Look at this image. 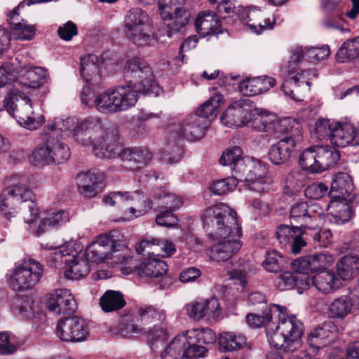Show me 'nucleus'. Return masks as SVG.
Wrapping results in <instances>:
<instances>
[{"mask_svg": "<svg viewBox=\"0 0 359 359\" xmlns=\"http://www.w3.org/2000/svg\"><path fill=\"white\" fill-rule=\"evenodd\" d=\"M202 219L211 229L208 253L212 261L226 262L238 253L242 245V228L234 210L224 203L217 204L207 208Z\"/></svg>", "mask_w": 359, "mask_h": 359, "instance_id": "nucleus-1", "label": "nucleus"}, {"mask_svg": "<svg viewBox=\"0 0 359 359\" xmlns=\"http://www.w3.org/2000/svg\"><path fill=\"white\" fill-rule=\"evenodd\" d=\"M34 198L27 177L13 174L7 179V187L0 194V211L9 222L15 221L19 215L25 223L31 225L39 215V208Z\"/></svg>", "mask_w": 359, "mask_h": 359, "instance_id": "nucleus-2", "label": "nucleus"}, {"mask_svg": "<svg viewBox=\"0 0 359 359\" xmlns=\"http://www.w3.org/2000/svg\"><path fill=\"white\" fill-rule=\"evenodd\" d=\"M215 333L209 328L192 329L176 336L161 354V359L203 358L208 348L204 346L213 344Z\"/></svg>", "mask_w": 359, "mask_h": 359, "instance_id": "nucleus-3", "label": "nucleus"}, {"mask_svg": "<svg viewBox=\"0 0 359 359\" xmlns=\"http://www.w3.org/2000/svg\"><path fill=\"white\" fill-rule=\"evenodd\" d=\"M279 316L278 323L266 324V336L270 344L277 349L293 351L292 345L298 343L304 331L302 323L295 316Z\"/></svg>", "mask_w": 359, "mask_h": 359, "instance_id": "nucleus-4", "label": "nucleus"}, {"mask_svg": "<svg viewBox=\"0 0 359 359\" xmlns=\"http://www.w3.org/2000/svg\"><path fill=\"white\" fill-rule=\"evenodd\" d=\"M105 205H118L121 208L123 221H130L147 213L151 208L150 200L139 191L133 192L116 191L104 196Z\"/></svg>", "mask_w": 359, "mask_h": 359, "instance_id": "nucleus-5", "label": "nucleus"}, {"mask_svg": "<svg viewBox=\"0 0 359 359\" xmlns=\"http://www.w3.org/2000/svg\"><path fill=\"white\" fill-rule=\"evenodd\" d=\"M123 74L126 81L139 93L155 95L159 94L161 89L154 81L152 70L144 60L133 57L128 60L125 65Z\"/></svg>", "mask_w": 359, "mask_h": 359, "instance_id": "nucleus-6", "label": "nucleus"}, {"mask_svg": "<svg viewBox=\"0 0 359 359\" xmlns=\"http://www.w3.org/2000/svg\"><path fill=\"white\" fill-rule=\"evenodd\" d=\"M138 93L130 84L109 89L100 93L97 100L98 111L105 114L128 109L136 104Z\"/></svg>", "mask_w": 359, "mask_h": 359, "instance_id": "nucleus-7", "label": "nucleus"}, {"mask_svg": "<svg viewBox=\"0 0 359 359\" xmlns=\"http://www.w3.org/2000/svg\"><path fill=\"white\" fill-rule=\"evenodd\" d=\"M47 128L50 132L56 130L69 132L75 141L84 144L99 130V118L90 117L79 121L75 117L56 118L53 123H48Z\"/></svg>", "mask_w": 359, "mask_h": 359, "instance_id": "nucleus-8", "label": "nucleus"}, {"mask_svg": "<svg viewBox=\"0 0 359 359\" xmlns=\"http://www.w3.org/2000/svg\"><path fill=\"white\" fill-rule=\"evenodd\" d=\"M289 219L291 224L304 230H318L321 227L325 215L323 209L312 202H297L291 206Z\"/></svg>", "mask_w": 359, "mask_h": 359, "instance_id": "nucleus-9", "label": "nucleus"}, {"mask_svg": "<svg viewBox=\"0 0 359 359\" xmlns=\"http://www.w3.org/2000/svg\"><path fill=\"white\" fill-rule=\"evenodd\" d=\"M100 128L83 145H93V153L100 158H114L120 156L123 147L119 140L117 130L115 128H103L99 118Z\"/></svg>", "mask_w": 359, "mask_h": 359, "instance_id": "nucleus-10", "label": "nucleus"}, {"mask_svg": "<svg viewBox=\"0 0 359 359\" xmlns=\"http://www.w3.org/2000/svg\"><path fill=\"white\" fill-rule=\"evenodd\" d=\"M43 266L34 259H24L13 272L9 284L15 291H27L34 288L41 280Z\"/></svg>", "mask_w": 359, "mask_h": 359, "instance_id": "nucleus-11", "label": "nucleus"}, {"mask_svg": "<svg viewBox=\"0 0 359 359\" xmlns=\"http://www.w3.org/2000/svg\"><path fill=\"white\" fill-rule=\"evenodd\" d=\"M208 124V120L203 119L197 114H191L170 123L167 130L170 137L173 140H196L205 135Z\"/></svg>", "mask_w": 359, "mask_h": 359, "instance_id": "nucleus-12", "label": "nucleus"}, {"mask_svg": "<svg viewBox=\"0 0 359 359\" xmlns=\"http://www.w3.org/2000/svg\"><path fill=\"white\" fill-rule=\"evenodd\" d=\"M299 128H294L288 121L287 131L281 133L279 141L272 144L269 150V158L272 163L281 165L287 163L295 151L297 142L301 140Z\"/></svg>", "mask_w": 359, "mask_h": 359, "instance_id": "nucleus-13", "label": "nucleus"}, {"mask_svg": "<svg viewBox=\"0 0 359 359\" xmlns=\"http://www.w3.org/2000/svg\"><path fill=\"white\" fill-rule=\"evenodd\" d=\"M69 147L59 140L49 137L43 145L36 148L32 156L39 164H61L66 162L70 157Z\"/></svg>", "mask_w": 359, "mask_h": 359, "instance_id": "nucleus-14", "label": "nucleus"}, {"mask_svg": "<svg viewBox=\"0 0 359 359\" xmlns=\"http://www.w3.org/2000/svg\"><path fill=\"white\" fill-rule=\"evenodd\" d=\"M56 334L64 341L81 342L88 337L89 329L83 318L74 316L58 321Z\"/></svg>", "mask_w": 359, "mask_h": 359, "instance_id": "nucleus-15", "label": "nucleus"}, {"mask_svg": "<svg viewBox=\"0 0 359 359\" xmlns=\"http://www.w3.org/2000/svg\"><path fill=\"white\" fill-rule=\"evenodd\" d=\"M158 9L163 20H172V22L167 25L169 37L178 32L189 22L190 12L177 6L172 0H159Z\"/></svg>", "mask_w": 359, "mask_h": 359, "instance_id": "nucleus-16", "label": "nucleus"}, {"mask_svg": "<svg viewBox=\"0 0 359 359\" xmlns=\"http://www.w3.org/2000/svg\"><path fill=\"white\" fill-rule=\"evenodd\" d=\"M85 255L89 262L100 263L107 259H112L115 263H128L131 259V250L123 244L118 248L109 249L97 243H90L86 250Z\"/></svg>", "mask_w": 359, "mask_h": 359, "instance_id": "nucleus-17", "label": "nucleus"}, {"mask_svg": "<svg viewBox=\"0 0 359 359\" xmlns=\"http://www.w3.org/2000/svg\"><path fill=\"white\" fill-rule=\"evenodd\" d=\"M255 107L249 99L232 103L223 113L221 121L229 127H242L248 124Z\"/></svg>", "mask_w": 359, "mask_h": 359, "instance_id": "nucleus-18", "label": "nucleus"}, {"mask_svg": "<svg viewBox=\"0 0 359 359\" xmlns=\"http://www.w3.org/2000/svg\"><path fill=\"white\" fill-rule=\"evenodd\" d=\"M317 76L316 69H301L294 76L287 79L282 84L281 89L285 95L291 99L302 100V92L309 90L311 81Z\"/></svg>", "mask_w": 359, "mask_h": 359, "instance_id": "nucleus-19", "label": "nucleus"}, {"mask_svg": "<svg viewBox=\"0 0 359 359\" xmlns=\"http://www.w3.org/2000/svg\"><path fill=\"white\" fill-rule=\"evenodd\" d=\"M289 120H278L273 115H259L257 110L253 111V116L247 125L251 128L259 132H264L267 135L273 137H280L281 133L287 131Z\"/></svg>", "mask_w": 359, "mask_h": 359, "instance_id": "nucleus-20", "label": "nucleus"}, {"mask_svg": "<svg viewBox=\"0 0 359 359\" xmlns=\"http://www.w3.org/2000/svg\"><path fill=\"white\" fill-rule=\"evenodd\" d=\"M184 310L194 320H216L221 313L219 300L215 297L191 302L184 306Z\"/></svg>", "mask_w": 359, "mask_h": 359, "instance_id": "nucleus-21", "label": "nucleus"}, {"mask_svg": "<svg viewBox=\"0 0 359 359\" xmlns=\"http://www.w3.org/2000/svg\"><path fill=\"white\" fill-rule=\"evenodd\" d=\"M333 261L332 255L320 252L298 258L291 264L297 273L307 274L327 268Z\"/></svg>", "mask_w": 359, "mask_h": 359, "instance_id": "nucleus-22", "label": "nucleus"}, {"mask_svg": "<svg viewBox=\"0 0 359 359\" xmlns=\"http://www.w3.org/2000/svg\"><path fill=\"white\" fill-rule=\"evenodd\" d=\"M50 311L55 314H72L76 309L75 299L70 291L58 289L53 291L46 302Z\"/></svg>", "mask_w": 359, "mask_h": 359, "instance_id": "nucleus-23", "label": "nucleus"}, {"mask_svg": "<svg viewBox=\"0 0 359 359\" xmlns=\"http://www.w3.org/2000/svg\"><path fill=\"white\" fill-rule=\"evenodd\" d=\"M331 143L337 147L359 145V126L355 127L350 123H334Z\"/></svg>", "mask_w": 359, "mask_h": 359, "instance_id": "nucleus-24", "label": "nucleus"}, {"mask_svg": "<svg viewBox=\"0 0 359 359\" xmlns=\"http://www.w3.org/2000/svg\"><path fill=\"white\" fill-rule=\"evenodd\" d=\"M16 74L15 83L29 88H39L47 81V72L44 68L40 67L25 65L17 67Z\"/></svg>", "mask_w": 359, "mask_h": 359, "instance_id": "nucleus-25", "label": "nucleus"}, {"mask_svg": "<svg viewBox=\"0 0 359 359\" xmlns=\"http://www.w3.org/2000/svg\"><path fill=\"white\" fill-rule=\"evenodd\" d=\"M23 6V3L21 2L12 11L9 12L7 15V20L13 28L17 39L32 40L34 37L36 28L34 25L27 24L20 18L19 10Z\"/></svg>", "mask_w": 359, "mask_h": 359, "instance_id": "nucleus-26", "label": "nucleus"}, {"mask_svg": "<svg viewBox=\"0 0 359 359\" xmlns=\"http://www.w3.org/2000/svg\"><path fill=\"white\" fill-rule=\"evenodd\" d=\"M168 269L167 264L157 256L148 257L135 266V272L139 276L151 278L163 277Z\"/></svg>", "mask_w": 359, "mask_h": 359, "instance_id": "nucleus-27", "label": "nucleus"}, {"mask_svg": "<svg viewBox=\"0 0 359 359\" xmlns=\"http://www.w3.org/2000/svg\"><path fill=\"white\" fill-rule=\"evenodd\" d=\"M354 184L346 172L337 173L332 180L329 196L330 198H355Z\"/></svg>", "mask_w": 359, "mask_h": 359, "instance_id": "nucleus-28", "label": "nucleus"}, {"mask_svg": "<svg viewBox=\"0 0 359 359\" xmlns=\"http://www.w3.org/2000/svg\"><path fill=\"white\" fill-rule=\"evenodd\" d=\"M355 198H330L328 210L332 220L337 224L348 222L353 216L351 203Z\"/></svg>", "mask_w": 359, "mask_h": 359, "instance_id": "nucleus-29", "label": "nucleus"}, {"mask_svg": "<svg viewBox=\"0 0 359 359\" xmlns=\"http://www.w3.org/2000/svg\"><path fill=\"white\" fill-rule=\"evenodd\" d=\"M284 311L286 308L281 307L279 305L272 304L269 307V311L265 312L257 311V313H250L246 316V321L248 324L253 327H260L265 326L266 324L273 323V319H277L279 316H284Z\"/></svg>", "mask_w": 359, "mask_h": 359, "instance_id": "nucleus-30", "label": "nucleus"}, {"mask_svg": "<svg viewBox=\"0 0 359 359\" xmlns=\"http://www.w3.org/2000/svg\"><path fill=\"white\" fill-rule=\"evenodd\" d=\"M195 26L198 33L203 37L221 32V22L217 15L213 12L204 11L198 13Z\"/></svg>", "mask_w": 359, "mask_h": 359, "instance_id": "nucleus-31", "label": "nucleus"}, {"mask_svg": "<svg viewBox=\"0 0 359 359\" xmlns=\"http://www.w3.org/2000/svg\"><path fill=\"white\" fill-rule=\"evenodd\" d=\"M307 284L313 285L316 289L324 294H330L337 289L341 285L340 280L332 271H322L318 273L311 278L306 280Z\"/></svg>", "mask_w": 359, "mask_h": 359, "instance_id": "nucleus-32", "label": "nucleus"}, {"mask_svg": "<svg viewBox=\"0 0 359 359\" xmlns=\"http://www.w3.org/2000/svg\"><path fill=\"white\" fill-rule=\"evenodd\" d=\"M98 63V57L94 54H88L81 57L80 72L87 83L94 85L100 83L101 76Z\"/></svg>", "mask_w": 359, "mask_h": 359, "instance_id": "nucleus-33", "label": "nucleus"}, {"mask_svg": "<svg viewBox=\"0 0 359 359\" xmlns=\"http://www.w3.org/2000/svg\"><path fill=\"white\" fill-rule=\"evenodd\" d=\"M241 173L237 177L240 182H249L255 178L271 177L268 175V166L261 161L240 163L238 166Z\"/></svg>", "mask_w": 359, "mask_h": 359, "instance_id": "nucleus-34", "label": "nucleus"}, {"mask_svg": "<svg viewBox=\"0 0 359 359\" xmlns=\"http://www.w3.org/2000/svg\"><path fill=\"white\" fill-rule=\"evenodd\" d=\"M77 255L78 251L72 247L62 246L49 252L46 255V260L51 267L66 268L68 263L74 261Z\"/></svg>", "mask_w": 359, "mask_h": 359, "instance_id": "nucleus-35", "label": "nucleus"}, {"mask_svg": "<svg viewBox=\"0 0 359 359\" xmlns=\"http://www.w3.org/2000/svg\"><path fill=\"white\" fill-rule=\"evenodd\" d=\"M337 276L344 280H351L359 274V256L346 255L337 263Z\"/></svg>", "mask_w": 359, "mask_h": 359, "instance_id": "nucleus-36", "label": "nucleus"}, {"mask_svg": "<svg viewBox=\"0 0 359 359\" xmlns=\"http://www.w3.org/2000/svg\"><path fill=\"white\" fill-rule=\"evenodd\" d=\"M318 172L334 166L340 158L337 149L330 146H316Z\"/></svg>", "mask_w": 359, "mask_h": 359, "instance_id": "nucleus-37", "label": "nucleus"}, {"mask_svg": "<svg viewBox=\"0 0 359 359\" xmlns=\"http://www.w3.org/2000/svg\"><path fill=\"white\" fill-rule=\"evenodd\" d=\"M69 220V214L64 210L50 211L43 217L36 229L37 236L49 231L53 227L62 225Z\"/></svg>", "mask_w": 359, "mask_h": 359, "instance_id": "nucleus-38", "label": "nucleus"}, {"mask_svg": "<svg viewBox=\"0 0 359 359\" xmlns=\"http://www.w3.org/2000/svg\"><path fill=\"white\" fill-rule=\"evenodd\" d=\"M332 334L326 326L317 327L308 333L307 344L313 352H318L330 342Z\"/></svg>", "mask_w": 359, "mask_h": 359, "instance_id": "nucleus-39", "label": "nucleus"}, {"mask_svg": "<svg viewBox=\"0 0 359 359\" xmlns=\"http://www.w3.org/2000/svg\"><path fill=\"white\" fill-rule=\"evenodd\" d=\"M100 305L103 311L113 312L124 307L126 301L120 292L107 290L100 297Z\"/></svg>", "mask_w": 359, "mask_h": 359, "instance_id": "nucleus-40", "label": "nucleus"}, {"mask_svg": "<svg viewBox=\"0 0 359 359\" xmlns=\"http://www.w3.org/2000/svg\"><path fill=\"white\" fill-rule=\"evenodd\" d=\"M245 337L233 332H224L219 334L218 344L221 350L233 351L241 349L245 344Z\"/></svg>", "mask_w": 359, "mask_h": 359, "instance_id": "nucleus-41", "label": "nucleus"}, {"mask_svg": "<svg viewBox=\"0 0 359 359\" xmlns=\"http://www.w3.org/2000/svg\"><path fill=\"white\" fill-rule=\"evenodd\" d=\"M79 254L75 259L69 262L65 271L64 276L69 279L79 280L87 276L90 271V265L86 259L79 258Z\"/></svg>", "mask_w": 359, "mask_h": 359, "instance_id": "nucleus-42", "label": "nucleus"}, {"mask_svg": "<svg viewBox=\"0 0 359 359\" xmlns=\"http://www.w3.org/2000/svg\"><path fill=\"white\" fill-rule=\"evenodd\" d=\"M148 15L140 8H133L125 18V34L149 24Z\"/></svg>", "mask_w": 359, "mask_h": 359, "instance_id": "nucleus-43", "label": "nucleus"}, {"mask_svg": "<svg viewBox=\"0 0 359 359\" xmlns=\"http://www.w3.org/2000/svg\"><path fill=\"white\" fill-rule=\"evenodd\" d=\"M248 15L251 20L249 27L257 34H260L264 30L271 29L273 27L275 20H270V18H266V14L260 10L252 9Z\"/></svg>", "mask_w": 359, "mask_h": 359, "instance_id": "nucleus-44", "label": "nucleus"}, {"mask_svg": "<svg viewBox=\"0 0 359 359\" xmlns=\"http://www.w3.org/2000/svg\"><path fill=\"white\" fill-rule=\"evenodd\" d=\"M242 149L239 147H233L227 149L223 152L219 158V162L224 165L233 166V171L234 175L237 177L238 173L241 172L238 166L240 163H245L242 158Z\"/></svg>", "mask_w": 359, "mask_h": 359, "instance_id": "nucleus-45", "label": "nucleus"}, {"mask_svg": "<svg viewBox=\"0 0 359 359\" xmlns=\"http://www.w3.org/2000/svg\"><path fill=\"white\" fill-rule=\"evenodd\" d=\"M154 32L151 23L126 33L127 38L140 46L149 45L153 39Z\"/></svg>", "mask_w": 359, "mask_h": 359, "instance_id": "nucleus-46", "label": "nucleus"}, {"mask_svg": "<svg viewBox=\"0 0 359 359\" xmlns=\"http://www.w3.org/2000/svg\"><path fill=\"white\" fill-rule=\"evenodd\" d=\"M359 56V37L345 41L336 53L339 62H345Z\"/></svg>", "mask_w": 359, "mask_h": 359, "instance_id": "nucleus-47", "label": "nucleus"}, {"mask_svg": "<svg viewBox=\"0 0 359 359\" xmlns=\"http://www.w3.org/2000/svg\"><path fill=\"white\" fill-rule=\"evenodd\" d=\"M352 303L346 296L334 299L330 305L328 316L330 318L343 319L351 311Z\"/></svg>", "mask_w": 359, "mask_h": 359, "instance_id": "nucleus-48", "label": "nucleus"}, {"mask_svg": "<svg viewBox=\"0 0 359 359\" xmlns=\"http://www.w3.org/2000/svg\"><path fill=\"white\" fill-rule=\"evenodd\" d=\"M120 156L123 161L141 165L147 163L151 159V154L148 149L137 147L123 149Z\"/></svg>", "mask_w": 359, "mask_h": 359, "instance_id": "nucleus-49", "label": "nucleus"}, {"mask_svg": "<svg viewBox=\"0 0 359 359\" xmlns=\"http://www.w3.org/2000/svg\"><path fill=\"white\" fill-rule=\"evenodd\" d=\"M222 101L223 97L217 94L201 104L196 114L206 120L208 118H215L218 113L220 102Z\"/></svg>", "mask_w": 359, "mask_h": 359, "instance_id": "nucleus-50", "label": "nucleus"}, {"mask_svg": "<svg viewBox=\"0 0 359 359\" xmlns=\"http://www.w3.org/2000/svg\"><path fill=\"white\" fill-rule=\"evenodd\" d=\"M317 152L316 146L309 147L305 149L299 157V165L304 170L311 172H318L317 169Z\"/></svg>", "mask_w": 359, "mask_h": 359, "instance_id": "nucleus-51", "label": "nucleus"}, {"mask_svg": "<svg viewBox=\"0 0 359 359\" xmlns=\"http://www.w3.org/2000/svg\"><path fill=\"white\" fill-rule=\"evenodd\" d=\"M285 260L277 251H269L266 253L262 262L264 268L271 273H278L285 266Z\"/></svg>", "mask_w": 359, "mask_h": 359, "instance_id": "nucleus-52", "label": "nucleus"}, {"mask_svg": "<svg viewBox=\"0 0 359 359\" xmlns=\"http://www.w3.org/2000/svg\"><path fill=\"white\" fill-rule=\"evenodd\" d=\"M239 183L240 180L236 175H233L232 177H227L214 182L210 189L215 194L223 195L232 191Z\"/></svg>", "mask_w": 359, "mask_h": 359, "instance_id": "nucleus-53", "label": "nucleus"}, {"mask_svg": "<svg viewBox=\"0 0 359 359\" xmlns=\"http://www.w3.org/2000/svg\"><path fill=\"white\" fill-rule=\"evenodd\" d=\"M301 231L298 226L292 225H280L276 231V235L280 244L285 246L294 238L296 235Z\"/></svg>", "mask_w": 359, "mask_h": 359, "instance_id": "nucleus-54", "label": "nucleus"}, {"mask_svg": "<svg viewBox=\"0 0 359 359\" xmlns=\"http://www.w3.org/2000/svg\"><path fill=\"white\" fill-rule=\"evenodd\" d=\"M149 341L152 349L164 347L168 339V334L164 329L155 325L153 329H149Z\"/></svg>", "mask_w": 359, "mask_h": 359, "instance_id": "nucleus-55", "label": "nucleus"}, {"mask_svg": "<svg viewBox=\"0 0 359 359\" xmlns=\"http://www.w3.org/2000/svg\"><path fill=\"white\" fill-rule=\"evenodd\" d=\"M304 57V50L303 47L297 46L292 49L290 60L288 61L286 72L290 77L299 72L300 61Z\"/></svg>", "mask_w": 359, "mask_h": 359, "instance_id": "nucleus-56", "label": "nucleus"}, {"mask_svg": "<svg viewBox=\"0 0 359 359\" xmlns=\"http://www.w3.org/2000/svg\"><path fill=\"white\" fill-rule=\"evenodd\" d=\"M271 177L255 178L249 182H240L250 190L262 194L269 191L272 184Z\"/></svg>", "mask_w": 359, "mask_h": 359, "instance_id": "nucleus-57", "label": "nucleus"}, {"mask_svg": "<svg viewBox=\"0 0 359 359\" xmlns=\"http://www.w3.org/2000/svg\"><path fill=\"white\" fill-rule=\"evenodd\" d=\"M157 197L162 201L159 208L166 211H170L171 213L179 209L183 204L182 199L173 194L164 193L163 196H158Z\"/></svg>", "mask_w": 359, "mask_h": 359, "instance_id": "nucleus-58", "label": "nucleus"}, {"mask_svg": "<svg viewBox=\"0 0 359 359\" xmlns=\"http://www.w3.org/2000/svg\"><path fill=\"white\" fill-rule=\"evenodd\" d=\"M304 57L309 61H320L326 59L330 54V48L327 45L320 47L303 48Z\"/></svg>", "mask_w": 359, "mask_h": 359, "instance_id": "nucleus-59", "label": "nucleus"}, {"mask_svg": "<svg viewBox=\"0 0 359 359\" xmlns=\"http://www.w3.org/2000/svg\"><path fill=\"white\" fill-rule=\"evenodd\" d=\"M135 250L138 254H147L148 257L158 256L159 255L158 240L142 241L136 245Z\"/></svg>", "mask_w": 359, "mask_h": 359, "instance_id": "nucleus-60", "label": "nucleus"}, {"mask_svg": "<svg viewBox=\"0 0 359 359\" xmlns=\"http://www.w3.org/2000/svg\"><path fill=\"white\" fill-rule=\"evenodd\" d=\"M328 191V187L323 182H314L309 184L304 191L306 197L318 200L324 197Z\"/></svg>", "mask_w": 359, "mask_h": 359, "instance_id": "nucleus-61", "label": "nucleus"}, {"mask_svg": "<svg viewBox=\"0 0 359 359\" xmlns=\"http://www.w3.org/2000/svg\"><path fill=\"white\" fill-rule=\"evenodd\" d=\"M248 305L254 308L255 311H262L264 310L265 312L269 311V307L266 304V298L264 294L259 292H254L248 296Z\"/></svg>", "mask_w": 359, "mask_h": 359, "instance_id": "nucleus-62", "label": "nucleus"}, {"mask_svg": "<svg viewBox=\"0 0 359 359\" xmlns=\"http://www.w3.org/2000/svg\"><path fill=\"white\" fill-rule=\"evenodd\" d=\"M138 314L142 322L146 325L155 323L161 320L159 312L151 306L140 308Z\"/></svg>", "mask_w": 359, "mask_h": 359, "instance_id": "nucleus-63", "label": "nucleus"}, {"mask_svg": "<svg viewBox=\"0 0 359 359\" xmlns=\"http://www.w3.org/2000/svg\"><path fill=\"white\" fill-rule=\"evenodd\" d=\"M260 82L258 79H248L239 84L240 91L245 96H254L260 94L259 87Z\"/></svg>", "mask_w": 359, "mask_h": 359, "instance_id": "nucleus-64", "label": "nucleus"}]
</instances>
